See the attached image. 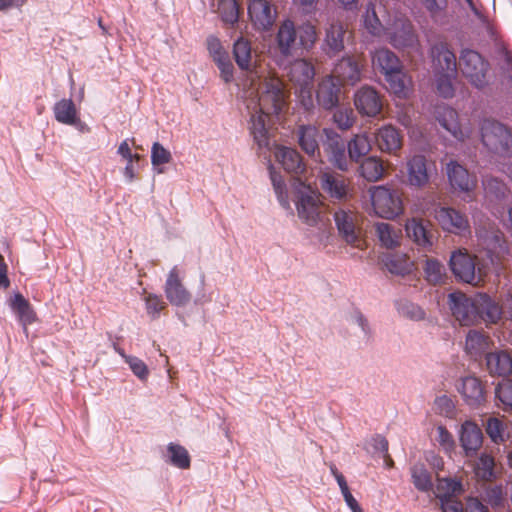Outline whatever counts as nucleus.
Wrapping results in <instances>:
<instances>
[{
    "label": "nucleus",
    "instance_id": "nucleus-24",
    "mask_svg": "<svg viewBox=\"0 0 512 512\" xmlns=\"http://www.w3.org/2000/svg\"><path fill=\"white\" fill-rule=\"evenodd\" d=\"M347 33L346 26L340 21H332L325 29L322 49L329 57H335L344 50V40Z\"/></svg>",
    "mask_w": 512,
    "mask_h": 512
},
{
    "label": "nucleus",
    "instance_id": "nucleus-37",
    "mask_svg": "<svg viewBox=\"0 0 512 512\" xmlns=\"http://www.w3.org/2000/svg\"><path fill=\"white\" fill-rule=\"evenodd\" d=\"M491 343L490 336L485 332L470 330L466 336L465 351L476 359L490 347Z\"/></svg>",
    "mask_w": 512,
    "mask_h": 512
},
{
    "label": "nucleus",
    "instance_id": "nucleus-20",
    "mask_svg": "<svg viewBox=\"0 0 512 512\" xmlns=\"http://www.w3.org/2000/svg\"><path fill=\"white\" fill-rule=\"evenodd\" d=\"M334 220L343 239L348 244L363 249V241L360 239V230L357 227V215L351 211L339 210L335 212Z\"/></svg>",
    "mask_w": 512,
    "mask_h": 512
},
{
    "label": "nucleus",
    "instance_id": "nucleus-12",
    "mask_svg": "<svg viewBox=\"0 0 512 512\" xmlns=\"http://www.w3.org/2000/svg\"><path fill=\"white\" fill-rule=\"evenodd\" d=\"M322 146L328 161L342 171L349 169L347 145L342 137L333 129L324 128Z\"/></svg>",
    "mask_w": 512,
    "mask_h": 512
},
{
    "label": "nucleus",
    "instance_id": "nucleus-39",
    "mask_svg": "<svg viewBox=\"0 0 512 512\" xmlns=\"http://www.w3.org/2000/svg\"><path fill=\"white\" fill-rule=\"evenodd\" d=\"M371 150V142L366 134L355 135L347 144L348 159L358 163Z\"/></svg>",
    "mask_w": 512,
    "mask_h": 512
},
{
    "label": "nucleus",
    "instance_id": "nucleus-29",
    "mask_svg": "<svg viewBox=\"0 0 512 512\" xmlns=\"http://www.w3.org/2000/svg\"><path fill=\"white\" fill-rule=\"evenodd\" d=\"M340 91L341 84L331 75L326 76L318 84L316 92L318 104L326 110L333 109L339 103Z\"/></svg>",
    "mask_w": 512,
    "mask_h": 512
},
{
    "label": "nucleus",
    "instance_id": "nucleus-35",
    "mask_svg": "<svg viewBox=\"0 0 512 512\" xmlns=\"http://www.w3.org/2000/svg\"><path fill=\"white\" fill-rule=\"evenodd\" d=\"M275 157L288 173L301 175L306 170L301 155L293 148L279 146L275 151Z\"/></svg>",
    "mask_w": 512,
    "mask_h": 512
},
{
    "label": "nucleus",
    "instance_id": "nucleus-8",
    "mask_svg": "<svg viewBox=\"0 0 512 512\" xmlns=\"http://www.w3.org/2000/svg\"><path fill=\"white\" fill-rule=\"evenodd\" d=\"M479 246L487 251L492 264L498 263L507 250V241L503 232L495 223L488 222L476 228Z\"/></svg>",
    "mask_w": 512,
    "mask_h": 512
},
{
    "label": "nucleus",
    "instance_id": "nucleus-1",
    "mask_svg": "<svg viewBox=\"0 0 512 512\" xmlns=\"http://www.w3.org/2000/svg\"><path fill=\"white\" fill-rule=\"evenodd\" d=\"M261 92L257 99L247 102L250 117V133L255 143L262 147L269 146V130L267 123L271 115L279 114L285 106L283 83L277 77L264 78L260 85Z\"/></svg>",
    "mask_w": 512,
    "mask_h": 512
},
{
    "label": "nucleus",
    "instance_id": "nucleus-33",
    "mask_svg": "<svg viewBox=\"0 0 512 512\" xmlns=\"http://www.w3.org/2000/svg\"><path fill=\"white\" fill-rule=\"evenodd\" d=\"M429 227L428 221L419 218H412L405 225L408 237L423 248H430L433 245V234Z\"/></svg>",
    "mask_w": 512,
    "mask_h": 512
},
{
    "label": "nucleus",
    "instance_id": "nucleus-16",
    "mask_svg": "<svg viewBox=\"0 0 512 512\" xmlns=\"http://www.w3.org/2000/svg\"><path fill=\"white\" fill-rule=\"evenodd\" d=\"M164 293L173 306L184 307L190 303L192 295L184 286L180 270L174 266L168 273L164 285Z\"/></svg>",
    "mask_w": 512,
    "mask_h": 512
},
{
    "label": "nucleus",
    "instance_id": "nucleus-44",
    "mask_svg": "<svg viewBox=\"0 0 512 512\" xmlns=\"http://www.w3.org/2000/svg\"><path fill=\"white\" fill-rule=\"evenodd\" d=\"M425 279L432 285L444 283L446 279L445 266L435 258H427L423 267Z\"/></svg>",
    "mask_w": 512,
    "mask_h": 512
},
{
    "label": "nucleus",
    "instance_id": "nucleus-49",
    "mask_svg": "<svg viewBox=\"0 0 512 512\" xmlns=\"http://www.w3.org/2000/svg\"><path fill=\"white\" fill-rule=\"evenodd\" d=\"M169 462L179 469H188L191 465V458L187 449L179 444L169 443L167 446Z\"/></svg>",
    "mask_w": 512,
    "mask_h": 512
},
{
    "label": "nucleus",
    "instance_id": "nucleus-42",
    "mask_svg": "<svg viewBox=\"0 0 512 512\" xmlns=\"http://www.w3.org/2000/svg\"><path fill=\"white\" fill-rule=\"evenodd\" d=\"M11 308L17 314L20 322L25 327L32 324L36 319L35 312L33 311L29 301L20 293L14 295L11 300Z\"/></svg>",
    "mask_w": 512,
    "mask_h": 512
},
{
    "label": "nucleus",
    "instance_id": "nucleus-41",
    "mask_svg": "<svg viewBox=\"0 0 512 512\" xmlns=\"http://www.w3.org/2000/svg\"><path fill=\"white\" fill-rule=\"evenodd\" d=\"M385 167L383 161L376 157L370 156L365 158L360 165V174L369 182H376L383 178Z\"/></svg>",
    "mask_w": 512,
    "mask_h": 512
},
{
    "label": "nucleus",
    "instance_id": "nucleus-50",
    "mask_svg": "<svg viewBox=\"0 0 512 512\" xmlns=\"http://www.w3.org/2000/svg\"><path fill=\"white\" fill-rule=\"evenodd\" d=\"M411 477L414 486L422 492H428L432 489V477L424 464L417 463L411 467Z\"/></svg>",
    "mask_w": 512,
    "mask_h": 512
},
{
    "label": "nucleus",
    "instance_id": "nucleus-5",
    "mask_svg": "<svg viewBox=\"0 0 512 512\" xmlns=\"http://www.w3.org/2000/svg\"><path fill=\"white\" fill-rule=\"evenodd\" d=\"M476 256L471 255L466 249L454 251L449 260L452 273L459 281L479 286L484 282L487 271L476 262Z\"/></svg>",
    "mask_w": 512,
    "mask_h": 512
},
{
    "label": "nucleus",
    "instance_id": "nucleus-17",
    "mask_svg": "<svg viewBox=\"0 0 512 512\" xmlns=\"http://www.w3.org/2000/svg\"><path fill=\"white\" fill-rule=\"evenodd\" d=\"M248 15L257 30H269L277 17L276 8L269 0H247Z\"/></svg>",
    "mask_w": 512,
    "mask_h": 512
},
{
    "label": "nucleus",
    "instance_id": "nucleus-26",
    "mask_svg": "<svg viewBox=\"0 0 512 512\" xmlns=\"http://www.w3.org/2000/svg\"><path fill=\"white\" fill-rule=\"evenodd\" d=\"M375 144L381 152L396 155L402 147V135L392 125H385L374 134Z\"/></svg>",
    "mask_w": 512,
    "mask_h": 512
},
{
    "label": "nucleus",
    "instance_id": "nucleus-9",
    "mask_svg": "<svg viewBox=\"0 0 512 512\" xmlns=\"http://www.w3.org/2000/svg\"><path fill=\"white\" fill-rule=\"evenodd\" d=\"M481 138L483 144L491 151L503 153L512 145V133L504 124L485 119L481 125Z\"/></svg>",
    "mask_w": 512,
    "mask_h": 512
},
{
    "label": "nucleus",
    "instance_id": "nucleus-31",
    "mask_svg": "<svg viewBox=\"0 0 512 512\" xmlns=\"http://www.w3.org/2000/svg\"><path fill=\"white\" fill-rule=\"evenodd\" d=\"M476 303L478 304L479 324L486 325L497 324L503 316V309L498 302L486 293L476 294Z\"/></svg>",
    "mask_w": 512,
    "mask_h": 512
},
{
    "label": "nucleus",
    "instance_id": "nucleus-13",
    "mask_svg": "<svg viewBox=\"0 0 512 512\" xmlns=\"http://www.w3.org/2000/svg\"><path fill=\"white\" fill-rule=\"evenodd\" d=\"M300 185L302 189L296 202L298 216L308 225L314 226L321 220L322 215L320 195L304 183L300 182Z\"/></svg>",
    "mask_w": 512,
    "mask_h": 512
},
{
    "label": "nucleus",
    "instance_id": "nucleus-11",
    "mask_svg": "<svg viewBox=\"0 0 512 512\" xmlns=\"http://www.w3.org/2000/svg\"><path fill=\"white\" fill-rule=\"evenodd\" d=\"M434 218L440 227L451 234L467 236L471 234V226L466 213L453 207L435 209Z\"/></svg>",
    "mask_w": 512,
    "mask_h": 512
},
{
    "label": "nucleus",
    "instance_id": "nucleus-58",
    "mask_svg": "<svg viewBox=\"0 0 512 512\" xmlns=\"http://www.w3.org/2000/svg\"><path fill=\"white\" fill-rule=\"evenodd\" d=\"M146 311L153 319L158 318L160 312L166 308L162 297L156 294H148L145 297Z\"/></svg>",
    "mask_w": 512,
    "mask_h": 512
},
{
    "label": "nucleus",
    "instance_id": "nucleus-21",
    "mask_svg": "<svg viewBox=\"0 0 512 512\" xmlns=\"http://www.w3.org/2000/svg\"><path fill=\"white\" fill-rule=\"evenodd\" d=\"M430 55L434 73L456 75L457 59L448 43L442 41L434 43L430 48Z\"/></svg>",
    "mask_w": 512,
    "mask_h": 512
},
{
    "label": "nucleus",
    "instance_id": "nucleus-43",
    "mask_svg": "<svg viewBox=\"0 0 512 512\" xmlns=\"http://www.w3.org/2000/svg\"><path fill=\"white\" fill-rule=\"evenodd\" d=\"M495 404L504 412H512V379H503L496 385Z\"/></svg>",
    "mask_w": 512,
    "mask_h": 512
},
{
    "label": "nucleus",
    "instance_id": "nucleus-47",
    "mask_svg": "<svg viewBox=\"0 0 512 512\" xmlns=\"http://www.w3.org/2000/svg\"><path fill=\"white\" fill-rule=\"evenodd\" d=\"M363 27L372 36L380 37L386 33V28L378 18L375 5L372 3L368 4L363 15Z\"/></svg>",
    "mask_w": 512,
    "mask_h": 512
},
{
    "label": "nucleus",
    "instance_id": "nucleus-4",
    "mask_svg": "<svg viewBox=\"0 0 512 512\" xmlns=\"http://www.w3.org/2000/svg\"><path fill=\"white\" fill-rule=\"evenodd\" d=\"M287 76L302 106L310 110L314 105V65L306 59H296L290 64Z\"/></svg>",
    "mask_w": 512,
    "mask_h": 512
},
{
    "label": "nucleus",
    "instance_id": "nucleus-25",
    "mask_svg": "<svg viewBox=\"0 0 512 512\" xmlns=\"http://www.w3.org/2000/svg\"><path fill=\"white\" fill-rule=\"evenodd\" d=\"M460 489V484L451 479L438 481L436 496L441 500L443 512H463V505L453 498V495Z\"/></svg>",
    "mask_w": 512,
    "mask_h": 512
},
{
    "label": "nucleus",
    "instance_id": "nucleus-38",
    "mask_svg": "<svg viewBox=\"0 0 512 512\" xmlns=\"http://www.w3.org/2000/svg\"><path fill=\"white\" fill-rule=\"evenodd\" d=\"M55 119L65 125H75L78 118V111L71 99H61L53 107Z\"/></svg>",
    "mask_w": 512,
    "mask_h": 512
},
{
    "label": "nucleus",
    "instance_id": "nucleus-57",
    "mask_svg": "<svg viewBox=\"0 0 512 512\" xmlns=\"http://www.w3.org/2000/svg\"><path fill=\"white\" fill-rule=\"evenodd\" d=\"M220 71L221 79L226 83L234 80V66L230 60L229 54L213 60Z\"/></svg>",
    "mask_w": 512,
    "mask_h": 512
},
{
    "label": "nucleus",
    "instance_id": "nucleus-32",
    "mask_svg": "<svg viewBox=\"0 0 512 512\" xmlns=\"http://www.w3.org/2000/svg\"><path fill=\"white\" fill-rule=\"evenodd\" d=\"M435 115L439 124L456 140L464 141L469 136L467 132L461 129L458 122V113L455 109L446 105L438 106Z\"/></svg>",
    "mask_w": 512,
    "mask_h": 512
},
{
    "label": "nucleus",
    "instance_id": "nucleus-28",
    "mask_svg": "<svg viewBox=\"0 0 512 512\" xmlns=\"http://www.w3.org/2000/svg\"><path fill=\"white\" fill-rule=\"evenodd\" d=\"M431 167L423 155H415L407 162L408 183L414 187H423L430 181Z\"/></svg>",
    "mask_w": 512,
    "mask_h": 512
},
{
    "label": "nucleus",
    "instance_id": "nucleus-55",
    "mask_svg": "<svg viewBox=\"0 0 512 512\" xmlns=\"http://www.w3.org/2000/svg\"><path fill=\"white\" fill-rule=\"evenodd\" d=\"M356 117L351 108L337 109L333 114V122L341 130L350 129L355 123Z\"/></svg>",
    "mask_w": 512,
    "mask_h": 512
},
{
    "label": "nucleus",
    "instance_id": "nucleus-2",
    "mask_svg": "<svg viewBox=\"0 0 512 512\" xmlns=\"http://www.w3.org/2000/svg\"><path fill=\"white\" fill-rule=\"evenodd\" d=\"M318 39L317 28L306 21L295 26V23L286 19L278 27L276 44L281 55L288 57L296 54L298 49L310 51Z\"/></svg>",
    "mask_w": 512,
    "mask_h": 512
},
{
    "label": "nucleus",
    "instance_id": "nucleus-60",
    "mask_svg": "<svg viewBox=\"0 0 512 512\" xmlns=\"http://www.w3.org/2000/svg\"><path fill=\"white\" fill-rule=\"evenodd\" d=\"M437 437L439 445L446 451L451 452L455 447V441L452 434L446 429V427L440 425L437 427Z\"/></svg>",
    "mask_w": 512,
    "mask_h": 512
},
{
    "label": "nucleus",
    "instance_id": "nucleus-51",
    "mask_svg": "<svg viewBox=\"0 0 512 512\" xmlns=\"http://www.w3.org/2000/svg\"><path fill=\"white\" fill-rule=\"evenodd\" d=\"M494 466V458L490 455L482 454L474 466L476 477L482 481H492L496 477Z\"/></svg>",
    "mask_w": 512,
    "mask_h": 512
},
{
    "label": "nucleus",
    "instance_id": "nucleus-36",
    "mask_svg": "<svg viewBox=\"0 0 512 512\" xmlns=\"http://www.w3.org/2000/svg\"><path fill=\"white\" fill-rule=\"evenodd\" d=\"M373 66L383 75L395 73L402 68V64L395 53L386 48L377 49L372 56Z\"/></svg>",
    "mask_w": 512,
    "mask_h": 512
},
{
    "label": "nucleus",
    "instance_id": "nucleus-56",
    "mask_svg": "<svg viewBox=\"0 0 512 512\" xmlns=\"http://www.w3.org/2000/svg\"><path fill=\"white\" fill-rule=\"evenodd\" d=\"M495 57L498 60L500 68H512V51L509 49L508 44L504 40H499L495 45Z\"/></svg>",
    "mask_w": 512,
    "mask_h": 512
},
{
    "label": "nucleus",
    "instance_id": "nucleus-62",
    "mask_svg": "<svg viewBox=\"0 0 512 512\" xmlns=\"http://www.w3.org/2000/svg\"><path fill=\"white\" fill-rule=\"evenodd\" d=\"M427 9L432 18L441 15L447 6V0H419Z\"/></svg>",
    "mask_w": 512,
    "mask_h": 512
},
{
    "label": "nucleus",
    "instance_id": "nucleus-6",
    "mask_svg": "<svg viewBox=\"0 0 512 512\" xmlns=\"http://www.w3.org/2000/svg\"><path fill=\"white\" fill-rule=\"evenodd\" d=\"M233 56L239 69L245 72L249 81L248 88L251 90L250 95H253L254 90L258 91L257 86L260 85L263 71L256 64V55L252 52L250 41L243 37L238 38L233 45Z\"/></svg>",
    "mask_w": 512,
    "mask_h": 512
},
{
    "label": "nucleus",
    "instance_id": "nucleus-45",
    "mask_svg": "<svg viewBox=\"0 0 512 512\" xmlns=\"http://www.w3.org/2000/svg\"><path fill=\"white\" fill-rule=\"evenodd\" d=\"M385 80L389 85V89L399 97H405L409 90L410 79L403 71V67L396 70L395 73L384 75Z\"/></svg>",
    "mask_w": 512,
    "mask_h": 512
},
{
    "label": "nucleus",
    "instance_id": "nucleus-34",
    "mask_svg": "<svg viewBox=\"0 0 512 512\" xmlns=\"http://www.w3.org/2000/svg\"><path fill=\"white\" fill-rule=\"evenodd\" d=\"M298 144L301 149L309 156L320 157L319 139L321 133L319 129L312 125H302L297 130Z\"/></svg>",
    "mask_w": 512,
    "mask_h": 512
},
{
    "label": "nucleus",
    "instance_id": "nucleus-61",
    "mask_svg": "<svg viewBox=\"0 0 512 512\" xmlns=\"http://www.w3.org/2000/svg\"><path fill=\"white\" fill-rule=\"evenodd\" d=\"M125 359L138 378L142 380L147 378L149 371L146 364L141 359L133 356H125Z\"/></svg>",
    "mask_w": 512,
    "mask_h": 512
},
{
    "label": "nucleus",
    "instance_id": "nucleus-7",
    "mask_svg": "<svg viewBox=\"0 0 512 512\" xmlns=\"http://www.w3.org/2000/svg\"><path fill=\"white\" fill-rule=\"evenodd\" d=\"M374 213L382 218L393 219L403 212V204L396 190L385 186H373L369 189Z\"/></svg>",
    "mask_w": 512,
    "mask_h": 512
},
{
    "label": "nucleus",
    "instance_id": "nucleus-22",
    "mask_svg": "<svg viewBox=\"0 0 512 512\" xmlns=\"http://www.w3.org/2000/svg\"><path fill=\"white\" fill-rule=\"evenodd\" d=\"M389 42L396 48L413 47L417 43V36L414 33L411 22L407 19H399L393 23V26L386 28Z\"/></svg>",
    "mask_w": 512,
    "mask_h": 512
},
{
    "label": "nucleus",
    "instance_id": "nucleus-30",
    "mask_svg": "<svg viewBox=\"0 0 512 512\" xmlns=\"http://www.w3.org/2000/svg\"><path fill=\"white\" fill-rule=\"evenodd\" d=\"M459 439L465 455L468 457L474 456L482 446V430L476 423L472 421H465L461 425Z\"/></svg>",
    "mask_w": 512,
    "mask_h": 512
},
{
    "label": "nucleus",
    "instance_id": "nucleus-23",
    "mask_svg": "<svg viewBox=\"0 0 512 512\" xmlns=\"http://www.w3.org/2000/svg\"><path fill=\"white\" fill-rule=\"evenodd\" d=\"M320 184L322 190L336 200H345L351 194L350 180L341 174L322 173Z\"/></svg>",
    "mask_w": 512,
    "mask_h": 512
},
{
    "label": "nucleus",
    "instance_id": "nucleus-54",
    "mask_svg": "<svg viewBox=\"0 0 512 512\" xmlns=\"http://www.w3.org/2000/svg\"><path fill=\"white\" fill-rule=\"evenodd\" d=\"M456 75L449 73H435L436 91L443 98H452L455 94L453 80Z\"/></svg>",
    "mask_w": 512,
    "mask_h": 512
},
{
    "label": "nucleus",
    "instance_id": "nucleus-14",
    "mask_svg": "<svg viewBox=\"0 0 512 512\" xmlns=\"http://www.w3.org/2000/svg\"><path fill=\"white\" fill-rule=\"evenodd\" d=\"M445 172L451 188L458 193L471 194L477 187V177L456 160L446 163Z\"/></svg>",
    "mask_w": 512,
    "mask_h": 512
},
{
    "label": "nucleus",
    "instance_id": "nucleus-59",
    "mask_svg": "<svg viewBox=\"0 0 512 512\" xmlns=\"http://www.w3.org/2000/svg\"><path fill=\"white\" fill-rule=\"evenodd\" d=\"M172 160L170 151L159 142H154L151 148V163L153 166L167 164Z\"/></svg>",
    "mask_w": 512,
    "mask_h": 512
},
{
    "label": "nucleus",
    "instance_id": "nucleus-52",
    "mask_svg": "<svg viewBox=\"0 0 512 512\" xmlns=\"http://www.w3.org/2000/svg\"><path fill=\"white\" fill-rule=\"evenodd\" d=\"M483 187L485 195L495 199L505 198L509 192L506 183L497 177H485L483 179Z\"/></svg>",
    "mask_w": 512,
    "mask_h": 512
},
{
    "label": "nucleus",
    "instance_id": "nucleus-19",
    "mask_svg": "<svg viewBox=\"0 0 512 512\" xmlns=\"http://www.w3.org/2000/svg\"><path fill=\"white\" fill-rule=\"evenodd\" d=\"M354 105L361 115L375 117L382 110L383 100L375 88L364 85L355 92Z\"/></svg>",
    "mask_w": 512,
    "mask_h": 512
},
{
    "label": "nucleus",
    "instance_id": "nucleus-63",
    "mask_svg": "<svg viewBox=\"0 0 512 512\" xmlns=\"http://www.w3.org/2000/svg\"><path fill=\"white\" fill-rule=\"evenodd\" d=\"M435 407L440 414L445 416L452 415L455 409L453 401L446 395L439 396L435 399Z\"/></svg>",
    "mask_w": 512,
    "mask_h": 512
},
{
    "label": "nucleus",
    "instance_id": "nucleus-46",
    "mask_svg": "<svg viewBox=\"0 0 512 512\" xmlns=\"http://www.w3.org/2000/svg\"><path fill=\"white\" fill-rule=\"evenodd\" d=\"M508 424V422L496 417L487 420L486 433L492 442L500 444L509 438Z\"/></svg>",
    "mask_w": 512,
    "mask_h": 512
},
{
    "label": "nucleus",
    "instance_id": "nucleus-48",
    "mask_svg": "<svg viewBox=\"0 0 512 512\" xmlns=\"http://www.w3.org/2000/svg\"><path fill=\"white\" fill-rule=\"evenodd\" d=\"M376 231L379 241L386 248H394L399 245L401 231L388 223H378Z\"/></svg>",
    "mask_w": 512,
    "mask_h": 512
},
{
    "label": "nucleus",
    "instance_id": "nucleus-40",
    "mask_svg": "<svg viewBox=\"0 0 512 512\" xmlns=\"http://www.w3.org/2000/svg\"><path fill=\"white\" fill-rule=\"evenodd\" d=\"M387 270L395 275L405 276L413 270V262L404 254H387L383 258Z\"/></svg>",
    "mask_w": 512,
    "mask_h": 512
},
{
    "label": "nucleus",
    "instance_id": "nucleus-64",
    "mask_svg": "<svg viewBox=\"0 0 512 512\" xmlns=\"http://www.w3.org/2000/svg\"><path fill=\"white\" fill-rule=\"evenodd\" d=\"M207 46L209 54L213 60L228 54L227 51L223 48L219 39L216 37H209L207 40Z\"/></svg>",
    "mask_w": 512,
    "mask_h": 512
},
{
    "label": "nucleus",
    "instance_id": "nucleus-27",
    "mask_svg": "<svg viewBox=\"0 0 512 512\" xmlns=\"http://www.w3.org/2000/svg\"><path fill=\"white\" fill-rule=\"evenodd\" d=\"M486 368L491 376L508 377L512 375V352L496 350L486 354Z\"/></svg>",
    "mask_w": 512,
    "mask_h": 512
},
{
    "label": "nucleus",
    "instance_id": "nucleus-53",
    "mask_svg": "<svg viewBox=\"0 0 512 512\" xmlns=\"http://www.w3.org/2000/svg\"><path fill=\"white\" fill-rule=\"evenodd\" d=\"M218 12L226 24L233 25L239 18V6L236 0H219Z\"/></svg>",
    "mask_w": 512,
    "mask_h": 512
},
{
    "label": "nucleus",
    "instance_id": "nucleus-3",
    "mask_svg": "<svg viewBox=\"0 0 512 512\" xmlns=\"http://www.w3.org/2000/svg\"><path fill=\"white\" fill-rule=\"evenodd\" d=\"M458 65L461 74L472 87L483 90L489 86L491 65L480 52L470 48L462 49Z\"/></svg>",
    "mask_w": 512,
    "mask_h": 512
},
{
    "label": "nucleus",
    "instance_id": "nucleus-15",
    "mask_svg": "<svg viewBox=\"0 0 512 512\" xmlns=\"http://www.w3.org/2000/svg\"><path fill=\"white\" fill-rule=\"evenodd\" d=\"M363 69L360 56H345L335 64L331 76L341 85L354 86L361 81Z\"/></svg>",
    "mask_w": 512,
    "mask_h": 512
},
{
    "label": "nucleus",
    "instance_id": "nucleus-10",
    "mask_svg": "<svg viewBox=\"0 0 512 512\" xmlns=\"http://www.w3.org/2000/svg\"><path fill=\"white\" fill-rule=\"evenodd\" d=\"M448 303L452 315L462 326L479 324L476 295L474 297H468L462 292H453L448 296Z\"/></svg>",
    "mask_w": 512,
    "mask_h": 512
},
{
    "label": "nucleus",
    "instance_id": "nucleus-18",
    "mask_svg": "<svg viewBox=\"0 0 512 512\" xmlns=\"http://www.w3.org/2000/svg\"><path fill=\"white\" fill-rule=\"evenodd\" d=\"M456 388L466 405L471 408H479L486 402L485 385L476 376H466L461 378L458 381Z\"/></svg>",
    "mask_w": 512,
    "mask_h": 512
}]
</instances>
